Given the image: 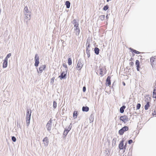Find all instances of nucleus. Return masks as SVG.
<instances>
[{
	"label": "nucleus",
	"instance_id": "obj_1",
	"mask_svg": "<svg viewBox=\"0 0 156 156\" xmlns=\"http://www.w3.org/2000/svg\"><path fill=\"white\" fill-rule=\"evenodd\" d=\"M31 113V111L30 110L28 109L27 111L26 118V123L27 126H29L30 123Z\"/></svg>",
	"mask_w": 156,
	"mask_h": 156
},
{
	"label": "nucleus",
	"instance_id": "obj_2",
	"mask_svg": "<svg viewBox=\"0 0 156 156\" xmlns=\"http://www.w3.org/2000/svg\"><path fill=\"white\" fill-rule=\"evenodd\" d=\"M83 65V61L81 59H80L78 61L76 69L78 70H80L82 68Z\"/></svg>",
	"mask_w": 156,
	"mask_h": 156
},
{
	"label": "nucleus",
	"instance_id": "obj_3",
	"mask_svg": "<svg viewBox=\"0 0 156 156\" xmlns=\"http://www.w3.org/2000/svg\"><path fill=\"white\" fill-rule=\"evenodd\" d=\"M129 127L127 126H124L120 129L119 131V133L120 135H122L125 132L129 130Z\"/></svg>",
	"mask_w": 156,
	"mask_h": 156
},
{
	"label": "nucleus",
	"instance_id": "obj_4",
	"mask_svg": "<svg viewBox=\"0 0 156 156\" xmlns=\"http://www.w3.org/2000/svg\"><path fill=\"white\" fill-rule=\"evenodd\" d=\"M119 119L123 122L124 123H126L129 120L128 117L126 115L120 116L119 118Z\"/></svg>",
	"mask_w": 156,
	"mask_h": 156
},
{
	"label": "nucleus",
	"instance_id": "obj_5",
	"mask_svg": "<svg viewBox=\"0 0 156 156\" xmlns=\"http://www.w3.org/2000/svg\"><path fill=\"white\" fill-rule=\"evenodd\" d=\"M52 119H50V120L48 122L46 125V127L48 131L50 132L51 130L52 126Z\"/></svg>",
	"mask_w": 156,
	"mask_h": 156
},
{
	"label": "nucleus",
	"instance_id": "obj_6",
	"mask_svg": "<svg viewBox=\"0 0 156 156\" xmlns=\"http://www.w3.org/2000/svg\"><path fill=\"white\" fill-rule=\"evenodd\" d=\"M34 60H35L34 66L36 67H37L39 64V57L38 56V54H36L35 55Z\"/></svg>",
	"mask_w": 156,
	"mask_h": 156
},
{
	"label": "nucleus",
	"instance_id": "obj_7",
	"mask_svg": "<svg viewBox=\"0 0 156 156\" xmlns=\"http://www.w3.org/2000/svg\"><path fill=\"white\" fill-rule=\"evenodd\" d=\"M67 73V71H63L61 73L60 75L58 77L60 78V79L62 80V79H66V76Z\"/></svg>",
	"mask_w": 156,
	"mask_h": 156
},
{
	"label": "nucleus",
	"instance_id": "obj_8",
	"mask_svg": "<svg viewBox=\"0 0 156 156\" xmlns=\"http://www.w3.org/2000/svg\"><path fill=\"white\" fill-rule=\"evenodd\" d=\"M46 67L45 65H42L39 68V70L37 68V72L39 73H41L42 72L43 70H44Z\"/></svg>",
	"mask_w": 156,
	"mask_h": 156
},
{
	"label": "nucleus",
	"instance_id": "obj_9",
	"mask_svg": "<svg viewBox=\"0 0 156 156\" xmlns=\"http://www.w3.org/2000/svg\"><path fill=\"white\" fill-rule=\"evenodd\" d=\"M27 13H25L26 17L24 20V21H26V20H30V11H28Z\"/></svg>",
	"mask_w": 156,
	"mask_h": 156
},
{
	"label": "nucleus",
	"instance_id": "obj_10",
	"mask_svg": "<svg viewBox=\"0 0 156 156\" xmlns=\"http://www.w3.org/2000/svg\"><path fill=\"white\" fill-rule=\"evenodd\" d=\"M111 77L109 76H108L106 80V86H110L111 85Z\"/></svg>",
	"mask_w": 156,
	"mask_h": 156
},
{
	"label": "nucleus",
	"instance_id": "obj_11",
	"mask_svg": "<svg viewBox=\"0 0 156 156\" xmlns=\"http://www.w3.org/2000/svg\"><path fill=\"white\" fill-rule=\"evenodd\" d=\"M119 148L120 150L124 149V140H122L119 145Z\"/></svg>",
	"mask_w": 156,
	"mask_h": 156
},
{
	"label": "nucleus",
	"instance_id": "obj_12",
	"mask_svg": "<svg viewBox=\"0 0 156 156\" xmlns=\"http://www.w3.org/2000/svg\"><path fill=\"white\" fill-rule=\"evenodd\" d=\"M43 141L45 146H47L48 145L49 143V140L48 137H45L44 138L43 140Z\"/></svg>",
	"mask_w": 156,
	"mask_h": 156
},
{
	"label": "nucleus",
	"instance_id": "obj_13",
	"mask_svg": "<svg viewBox=\"0 0 156 156\" xmlns=\"http://www.w3.org/2000/svg\"><path fill=\"white\" fill-rule=\"evenodd\" d=\"M8 64V60L5 59L4 60L3 62V68H5L7 66Z\"/></svg>",
	"mask_w": 156,
	"mask_h": 156
},
{
	"label": "nucleus",
	"instance_id": "obj_14",
	"mask_svg": "<svg viewBox=\"0 0 156 156\" xmlns=\"http://www.w3.org/2000/svg\"><path fill=\"white\" fill-rule=\"evenodd\" d=\"M74 30L75 31V34L77 35L78 36L80 33V30L79 28H75L74 29Z\"/></svg>",
	"mask_w": 156,
	"mask_h": 156
},
{
	"label": "nucleus",
	"instance_id": "obj_15",
	"mask_svg": "<svg viewBox=\"0 0 156 156\" xmlns=\"http://www.w3.org/2000/svg\"><path fill=\"white\" fill-rule=\"evenodd\" d=\"M89 110V108L87 106H83L82 108V110L83 112H87Z\"/></svg>",
	"mask_w": 156,
	"mask_h": 156
},
{
	"label": "nucleus",
	"instance_id": "obj_16",
	"mask_svg": "<svg viewBox=\"0 0 156 156\" xmlns=\"http://www.w3.org/2000/svg\"><path fill=\"white\" fill-rule=\"evenodd\" d=\"M129 49L131 50V51L132 52L136 54H140L141 53L139 51H136V50H135L133 48H129Z\"/></svg>",
	"mask_w": 156,
	"mask_h": 156
},
{
	"label": "nucleus",
	"instance_id": "obj_17",
	"mask_svg": "<svg viewBox=\"0 0 156 156\" xmlns=\"http://www.w3.org/2000/svg\"><path fill=\"white\" fill-rule=\"evenodd\" d=\"M69 131V130L67 129V128H66L63 134V136H64L65 137L66 136Z\"/></svg>",
	"mask_w": 156,
	"mask_h": 156
},
{
	"label": "nucleus",
	"instance_id": "obj_18",
	"mask_svg": "<svg viewBox=\"0 0 156 156\" xmlns=\"http://www.w3.org/2000/svg\"><path fill=\"white\" fill-rule=\"evenodd\" d=\"M126 106L125 105H123L120 108V112L121 113H122L124 111V109L126 108Z\"/></svg>",
	"mask_w": 156,
	"mask_h": 156
},
{
	"label": "nucleus",
	"instance_id": "obj_19",
	"mask_svg": "<svg viewBox=\"0 0 156 156\" xmlns=\"http://www.w3.org/2000/svg\"><path fill=\"white\" fill-rule=\"evenodd\" d=\"M99 51H100V50L99 49V48H98L95 47L94 48V53L95 54H96L97 55L99 54Z\"/></svg>",
	"mask_w": 156,
	"mask_h": 156
},
{
	"label": "nucleus",
	"instance_id": "obj_20",
	"mask_svg": "<svg viewBox=\"0 0 156 156\" xmlns=\"http://www.w3.org/2000/svg\"><path fill=\"white\" fill-rule=\"evenodd\" d=\"M65 5H66V8L69 9L70 7V3L69 1H66L65 2Z\"/></svg>",
	"mask_w": 156,
	"mask_h": 156
},
{
	"label": "nucleus",
	"instance_id": "obj_21",
	"mask_svg": "<svg viewBox=\"0 0 156 156\" xmlns=\"http://www.w3.org/2000/svg\"><path fill=\"white\" fill-rule=\"evenodd\" d=\"M78 115V112L77 111H74L73 112V117L75 119L77 118Z\"/></svg>",
	"mask_w": 156,
	"mask_h": 156
},
{
	"label": "nucleus",
	"instance_id": "obj_22",
	"mask_svg": "<svg viewBox=\"0 0 156 156\" xmlns=\"http://www.w3.org/2000/svg\"><path fill=\"white\" fill-rule=\"evenodd\" d=\"M153 97L154 98H156V87L154 88L153 92Z\"/></svg>",
	"mask_w": 156,
	"mask_h": 156
},
{
	"label": "nucleus",
	"instance_id": "obj_23",
	"mask_svg": "<svg viewBox=\"0 0 156 156\" xmlns=\"http://www.w3.org/2000/svg\"><path fill=\"white\" fill-rule=\"evenodd\" d=\"M116 140H117V139H116V138H114L112 140V146L113 147H114V146L115 144H116Z\"/></svg>",
	"mask_w": 156,
	"mask_h": 156
},
{
	"label": "nucleus",
	"instance_id": "obj_24",
	"mask_svg": "<svg viewBox=\"0 0 156 156\" xmlns=\"http://www.w3.org/2000/svg\"><path fill=\"white\" fill-rule=\"evenodd\" d=\"M90 41L89 39H87V42L86 44V48H88L90 47Z\"/></svg>",
	"mask_w": 156,
	"mask_h": 156
},
{
	"label": "nucleus",
	"instance_id": "obj_25",
	"mask_svg": "<svg viewBox=\"0 0 156 156\" xmlns=\"http://www.w3.org/2000/svg\"><path fill=\"white\" fill-rule=\"evenodd\" d=\"M94 117V115L92 113L90 115V117H89V119L90 121L93 122V121Z\"/></svg>",
	"mask_w": 156,
	"mask_h": 156
},
{
	"label": "nucleus",
	"instance_id": "obj_26",
	"mask_svg": "<svg viewBox=\"0 0 156 156\" xmlns=\"http://www.w3.org/2000/svg\"><path fill=\"white\" fill-rule=\"evenodd\" d=\"M86 53L87 55L88 58H89L90 56V50L88 48H86Z\"/></svg>",
	"mask_w": 156,
	"mask_h": 156
},
{
	"label": "nucleus",
	"instance_id": "obj_27",
	"mask_svg": "<svg viewBox=\"0 0 156 156\" xmlns=\"http://www.w3.org/2000/svg\"><path fill=\"white\" fill-rule=\"evenodd\" d=\"M68 64L70 66L72 64V61L71 58H68Z\"/></svg>",
	"mask_w": 156,
	"mask_h": 156
},
{
	"label": "nucleus",
	"instance_id": "obj_28",
	"mask_svg": "<svg viewBox=\"0 0 156 156\" xmlns=\"http://www.w3.org/2000/svg\"><path fill=\"white\" fill-rule=\"evenodd\" d=\"M109 6L108 5H106L104 6L103 9L104 11H106L109 8Z\"/></svg>",
	"mask_w": 156,
	"mask_h": 156
},
{
	"label": "nucleus",
	"instance_id": "obj_29",
	"mask_svg": "<svg viewBox=\"0 0 156 156\" xmlns=\"http://www.w3.org/2000/svg\"><path fill=\"white\" fill-rule=\"evenodd\" d=\"M105 16L104 15L100 16H99V18L101 20L103 21L105 19Z\"/></svg>",
	"mask_w": 156,
	"mask_h": 156
},
{
	"label": "nucleus",
	"instance_id": "obj_30",
	"mask_svg": "<svg viewBox=\"0 0 156 156\" xmlns=\"http://www.w3.org/2000/svg\"><path fill=\"white\" fill-rule=\"evenodd\" d=\"M57 102L55 101H54L53 103V108H55L57 107Z\"/></svg>",
	"mask_w": 156,
	"mask_h": 156
},
{
	"label": "nucleus",
	"instance_id": "obj_31",
	"mask_svg": "<svg viewBox=\"0 0 156 156\" xmlns=\"http://www.w3.org/2000/svg\"><path fill=\"white\" fill-rule=\"evenodd\" d=\"M135 64L136 66H140V63L138 60H137L136 61Z\"/></svg>",
	"mask_w": 156,
	"mask_h": 156
},
{
	"label": "nucleus",
	"instance_id": "obj_32",
	"mask_svg": "<svg viewBox=\"0 0 156 156\" xmlns=\"http://www.w3.org/2000/svg\"><path fill=\"white\" fill-rule=\"evenodd\" d=\"M24 10L25 12H26V13H27V12H28V11H29L28 10V7L27 6L25 7Z\"/></svg>",
	"mask_w": 156,
	"mask_h": 156
},
{
	"label": "nucleus",
	"instance_id": "obj_33",
	"mask_svg": "<svg viewBox=\"0 0 156 156\" xmlns=\"http://www.w3.org/2000/svg\"><path fill=\"white\" fill-rule=\"evenodd\" d=\"M11 55V53H9L7 54L5 58V59H6L8 60V58H9Z\"/></svg>",
	"mask_w": 156,
	"mask_h": 156
},
{
	"label": "nucleus",
	"instance_id": "obj_34",
	"mask_svg": "<svg viewBox=\"0 0 156 156\" xmlns=\"http://www.w3.org/2000/svg\"><path fill=\"white\" fill-rule=\"evenodd\" d=\"M63 67H65V71H67V70H68V68L67 67V65L66 64H63Z\"/></svg>",
	"mask_w": 156,
	"mask_h": 156
},
{
	"label": "nucleus",
	"instance_id": "obj_35",
	"mask_svg": "<svg viewBox=\"0 0 156 156\" xmlns=\"http://www.w3.org/2000/svg\"><path fill=\"white\" fill-rule=\"evenodd\" d=\"M150 106V105H145L144 106V108L145 110H147L148 109L149 107Z\"/></svg>",
	"mask_w": 156,
	"mask_h": 156
},
{
	"label": "nucleus",
	"instance_id": "obj_36",
	"mask_svg": "<svg viewBox=\"0 0 156 156\" xmlns=\"http://www.w3.org/2000/svg\"><path fill=\"white\" fill-rule=\"evenodd\" d=\"M141 107V105L140 103H138L136 105V109L137 110L139 109Z\"/></svg>",
	"mask_w": 156,
	"mask_h": 156
},
{
	"label": "nucleus",
	"instance_id": "obj_37",
	"mask_svg": "<svg viewBox=\"0 0 156 156\" xmlns=\"http://www.w3.org/2000/svg\"><path fill=\"white\" fill-rule=\"evenodd\" d=\"M12 140L13 142H15L16 141V138L14 136L12 137Z\"/></svg>",
	"mask_w": 156,
	"mask_h": 156
},
{
	"label": "nucleus",
	"instance_id": "obj_38",
	"mask_svg": "<svg viewBox=\"0 0 156 156\" xmlns=\"http://www.w3.org/2000/svg\"><path fill=\"white\" fill-rule=\"evenodd\" d=\"M100 74L101 75V76H103V71L102 69L101 68L100 69Z\"/></svg>",
	"mask_w": 156,
	"mask_h": 156
},
{
	"label": "nucleus",
	"instance_id": "obj_39",
	"mask_svg": "<svg viewBox=\"0 0 156 156\" xmlns=\"http://www.w3.org/2000/svg\"><path fill=\"white\" fill-rule=\"evenodd\" d=\"M55 77H53L51 80V83H52V84H53L54 82V80H55Z\"/></svg>",
	"mask_w": 156,
	"mask_h": 156
},
{
	"label": "nucleus",
	"instance_id": "obj_40",
	"mask_svg": "<svg viewBox=\"0 0 156 156\" xmlns=\"http://www.w3.org/2000/svg\"><path fill=\"white\" fill-rule=\"evenodd\" d=\"M79 23H77V24H74V28H79Z\"/></svg>",
	"mask_w": 156,
	"mask_h": 156
},
{
	"label": "nucleus",
	"instance_id": "obj_41",
	"mask_svg": "<svg viewBox=\"0 0 156 156\" xmlns=\"http://www.w3.org/2000/svg\"><path fill=\"white\" fill-rule=\"evenodd\" d=\"M73 24H75L77 23H78L76 21V20L75 19H74L73 21Z\"/></svg>",
	"mask_w": 156,
	"mask_h": 156
},
{
	"label": "nucleus",
	"instance_id": "obj_42",
	"mask_svg": "<svg viewBox=\"0 0 156 156\" xmlns=\"http://www.w3.org/2000/svg\"><path fill=\"white\" fill-rule=\"evenodd\" d=\"M155 59V58H151L150 61L151 62H153L154 61Z\"/></svg>",
	"mask_w": 156,
	"mask_h": 156
},
{
	"label": "nucleus",
	"instance_id": "obj_43",
	"mask_svg": "<svg viewBox=\"0 0 156 156\" xmlns=\"http://www.w3.org/2000/svg\"><path fill=\"white\" fill-rule=\"evenodd\" d=\"M72 125V123H71L69 125V126L67 128V129H68V130H69V131H70L71 129V128H72V126H71V125Z\"/></svg>",
	"mask_w": 156,
	"mask_h": 156
},
{
	"label": "nucleus",
	"instance_id": "obj_44",
	"mask_svg": "<svg viewBox=\"0 0 156 156\" xmlns=\"http://www.w3.org/2000/svg\"><path fill=\"white\" fill-rule=\"evenodd\" d=\"M133 142V140H129L128 141V144H131Z\"/></svg>",
	"mask_w": 156,
	"mask_h": 156
},
{
	"label": "nucleus",
	"instance_id": "obj_45",
	"mask_svg": "<svg viewBox=\"0 0 156 156\" xmlns=\"http://www.w3.org/2000/svg\"><path fill=\"white\" fill-rule=\"evenodd\" d=\"M151 101V98L149 97H148L146 99L145 101Z\"/></svg>",
	"mask_w": 156,
	"mask_h": 156
},
{
	"label": "nucleus",
	"instance_id": "obj_46",
	"mask_svg": "<svg viewBox=\"0 0 156 156\" xmlns=\"http://www.w3.org/2000/svg\"><path fill=\"white\" fill-rule=\"evenodd\" d=\"M17 127H19V128H21V126H20V123H19L18 122V121H17Z\"/></svg>",
	"mask_w": 156,
	"mask_h": 156
},
{
	"label": "nucleus",
	"instance_id": "obj_47",
	"mask_svg": "<svg viewBox=\"0 0 156 156\" xmlns=\"http://www.w3.org/2000/svg\"><path fill=\"white\" fill-rule=\"evenodd\" d=\"M86 87L85 86H84L83 87V92H84L86 91Z\"/></svg>",
	"mask_w": 156,
	"mask_h": 156
},
{
	"label": "nucleus",
	"instance_id": "obj_48",
	"mask_svg": "<svg viewBox=\"0 0 156 156\" xmlns=\"http://www.w3.org/2000/svg\"><path fill=\"white\" fill-rule=\"evenodd\" d=\"M136 69L137 71H140V66H136Z\"/></svg>",
	"mask_w": 156,
	"mask_h": 156
},
{
	"label": "nucleus",
	"instance_id": "obj_49",
	"mask_svg": "<svg viewBox=\"0 0 156 156\" xmlns=\"http://www.w3.org/2000/svg\"><path fill=\"white\" fill-rule=\"evenodd\" d=\"M133 64H134V63L133 62H130V63H129V65L130 66H133Z\"/></svg>",
	"mask_w": 156,
	"mask_h": 156
},
{
	"label": "nucleus",
	"instance_id": "obj_50",
	"mask_svg": "<svg viewBox=\"0 0 156 156\" xmlns=\"http://www.w3.org/2000/svg\"><path fill=\"white\" fill-rule=\"evenodd\" d=\"M150 101H146V105H150Z\"/></svg>",
	"mask_w": 156,
	"mask_h": 156
},
{
	"label": "nucleus",
	"instance_id": "obj_51",
	"mask_svg": "<svg viewBox=\"0 0 156 156\" xmlns=\"http://www.w3.org/2000/svg\"><path fill=\"white\" fill-rule=\"evenodd\" d=\"M152 115H156V111L154 110V113H153Z\"/></svg>",
	"mask_w": 156,
	"mask_h": 156
},
{
	"label": "nucleus",
	"instance_id": "obj_52",
	"mask_svg": "<svg viewBox=\"0 0 156 156\" xmlns=\"http://www.w3.org/2000/svg\"><path fill=\"white\" fill-rule=\"evenodd\" d=\"M126 145H127V143L125 144V145L124 146V150H125L126 149Z\"/></svg>",
	"mask_w": 156,
	"mask_h": 156
},
{
	"label": "nucleus",
	"instance_id": "obj_53",
	"mask_svg": "<svg viewBox=\"0 0 156 156\" xmlns=\"http://www.w3.org/2000/svg\"><path fill=\"white\" fill-rule=\"evenodd\" d=\"M28 21H29V20H26V21H25V22H26V24H27V26H28Z\"/></svg>",
	"mask_w": 156,
	"mask_h": 156
},
{
	"label": "nucleus",
	"instance_id": "obj_54",
	"mask_svg": "<svg viewBox=\"0 0 156 156\" xmlns=\"http://www.w3.org/2000/svg\"><path fill=\"white\" fill-rule=\"evenodd\" d=\"M133 60V58H131L129 60L130 61H132Z\"/></svg>",
	"mask_w": 156,
	"mask_h": 156
},
{
	"label": "nucleus",
	"instance_id": "obj_55",
	"mask_svg": "<svg viewBox=\"0 0 156 156\" xmlns=\"http://www.w3.org/2000/svg\"><path fill=\"white\" fill-rule=\"evenodd\" d=\"M106 18L107 19L108 18V14H107V15L106 16Z\"/></svg>",
	"mask_w": 156,
	"mask_h": 156
},
{
	"label": "nucleus",
	"instance_id": "obj_56",
	"mask_svg": "<svg viewBox=\"0 0 156 156\" xmlns=\"http://www.w3.org/2000/svg\"><path fill=\"white\" fill-rule=\"evenodd\" d=\"M122 84L123 86H125L126 85V84L124 82H122Z\"/></svg>",
	"mask_w": 156,
	"mask_h": 156
},
{
	"label": "nucleus",
	"instance_id": "obj_57",
	"mask_svg": "<svg viewBox=\"0 0 156 156\" xmlns=\"http://www.w3.org/2000/svg\"><path fill=\"white\" fill-rule=\"evenodd\" d=\"M115 83V82H114L112 84V85L113 86L114 84V83Z\"/></svg>",
	"mask_w": 156,
	"mask_h": 156
},
{
	"label": "nucleus",
	"instance_id": "obj_58",
	"mask_svg": "<svg viewBox=\"0 0 156 156\" xmlns=\"http://www.w3.org/2000/svg\"><path fill=\"white\" fill-rule=\"evenodd\" d=\"M111 0H107V2H108L109 1H111Z\"/></svg>",
	"mask_w": 156,
	"mask_h": 156
},
{
	"label": "nucleus",
	"instance_id": "obj_59",
	"mask_svg": "<svg viewBox=\"0 0 156 156\" xmlns=\"http://www.w3.org/2000/svg\"><path fill=\"white\" fill-rule=\"evenodd\" d=\"M134 55V54H133V56Z\"/></svg>",
	"mask_w": 156,
	"mask_h": 156
},
{
	"label": "nucleus",
	"instance_id": "obj_60",
	"mask_svg": "<svg viewBox=\"0 0 156 156\" xmlns=\"http://www.w3.org/2000/svg\"><path fill=\"white\" fill-rule=\"evenodd\" d=\"M113 86L112 85V88H113Z\"/></svg>",
	"mask_w": 156,
	"mask_h": 156
},
{
	"label": "nucleus",
	"instance_id": "obj_61",
	"mask_svg": "<svg viewBox=\"0 0 156 156\" xmlns=\"http://www.w3.org/2000/svg\"><path fill=\"white\" fill-rule=\"evenodd\" d=\"M126 68H127V69H128V67H126Z\"/></svg>",
	"mask_w": 156,
	"mask_h": 156
}]
</instances>
